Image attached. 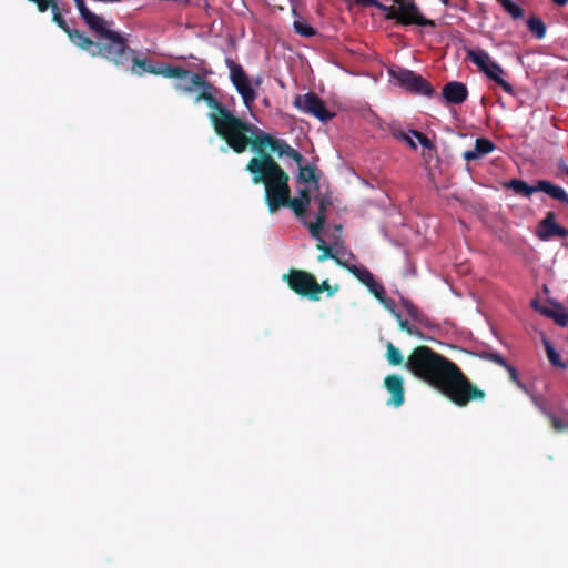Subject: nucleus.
Masks as SVG:
<instances>
[{
	"instance_id": "obj_1",
	"label": "nucleus",
	"mask_w": 568,
	"mask_h": 568,
	"mask_svg": "<svg viewBox=\"0 0 568 568\" xmlns=\"http://www.w3.org/2000/svg\"><path fill=\"white\" fill-rule=\"evenodd\" d=\"M404 367L459 407L467 406L471 400H483L486 396L485 392L473 384L454 362L428 346L415 347Z\"/></svg>"
},
{
	"instance_id": "obj_2",
	"label": "nucleus",
	"mask_w": 568,
	"mask_h": 568,
	"mask_svg": "<svg viewBox=\"0 0 568 568\" xmlns=\"http://www.w3.org/2000/svg\"><path fill=\"white\" fill-rule=\"evenodd\" d=\"M194 88H203V91L196 95L195 102L204 101L207 106L213 110V112L209 114V118L216 134L222 138L229 146L239 148L242 138H240L236 132L248 128L246 121L234 115L222 102L214 98L211 91L215 88L200 73H193L190 83H179L176 85L179 91L187 93L192 92Z\"/></svg>"
},
{
	"instance_id": "obj_3",
	"label": "nucleus",
	"mask_w": 568,
	"mask_h": 568,
	"mask_svg": "<svg viewBox=\"0 0 568 568\" xmlns=\"http://www.w3.org/2000/svg\"><path fill=\"white\" fill-rule=\"evenodd\" d=\"M81 19L85 22L91 32L97 34L101 41L92 45L90 51L92 57H102L114 65L124 64L131 54L128 40L118 31L109 28L108 21L93 13L85 4L84 0H73Z\"/></svg>"
},
{
	"instance_id": "obj_4",
	"label": "nucleus",
	"mask_w": 568,
	"mask_h": 568,
	"mask_svg": "<svg viewBox=\"0 0 568 568\" xmlns=\"http://www.w3.org/2000/svg\"><path fill=\"white\" fill-rule=\"evenodd\" d=\"M245 170L252 175L254 184H264L265 202L271 213L282 207L283 200L291 195L290 176L271 154L254 156Z\"/></svg>"
},
{
	"instance_id": "obj_5",
	"label": "nucleus",
	"mask_w": 568,
	"mask_h": 568,
	"mask_svg": "<svg viewBox=\"0 0 568 568\" xmlns=\"http://www.w3.org/2000/svg\"><path fill=\"white\" fill-rule=\"evenodd\" d=\"M246 125L248 126L247 129L239 130L236 132V134L242 138V142L240 141L239 148L230 146L235 153H243L247 146L251 145L258 156H263L268 154L265 151V149L268 148L271 152L276 153L278 156L285 155L292 159L298 166L304 162V156L293 149L286 141L272 136L247 121Z\"/></svg>"
},
{
	"instance_id": "obj_6",
	"label": "nucleus",
	"mask_w": 568,
	"mask_h": 568,
	"mask_svg": "<svg viewBox=\"0 0 568 568\" xmlns=\"http://www.w3.org/2000/svg\"><path fill=\"white\" fill-rule=\"evenodd\" d=\"M385 12L387 19H395L404 26L435 27L434 20L422 16L418 7L412 0H394V4L387 6Z\"/></svg>"
},
{
	"instance_id": "obj_7",
	"label": "nucleus",
	"mask_w": 568,
	"mask_h": 568,
	"mask_svg": "<svg viewBox=\"0 0 568 568\" xmlns=\"http://www.w3.org/2000/svg\"><path fill=\"white\" fill-rule=\"evenodd\" d=\"M389 74L392 79L396 80V82L414 94L432 97L435 93V90L430 82H428L420 74L415 73L412 70L397 68L390 69Z\"/></svg>"
},
{
	"instance_id": "obj_8",
	"label": "nucleus",
	"mask_w": 568,
	"mask_h": 568,
	"mask_svg": "<svg viewBox=\"0 0 568 568\" xmlns=\"http://www.w3.org/2000/svg\"><path fill=\"white\" fill-rule=\"evenodd\" d=\"M230 70V80L237 93L241 95L246 108H251L257 98L256 90L252 87L251 79L241 64L235 63L232 59L225 60Z\"/></svg>"
},
{
	"instance_id": "obj_9",
	"label": "nucleus",
	"mask_w": 568,
	"mask_h": 568,
	"mask_svg": "<svg viewBox=\"0 0 568 568\" xmlns=\"http://www.w3.org/2000/svg\"><path fill=\"white\" fill-rule=\"evenodd\" d=\"M293 104L298 110L312 114L322 122H327L335 116L334 112L327 110L325 102L313 92L297 95Z\"/></svg>"
},
{
	"instance_id": "obj_10",
	"label": "nucleus",
	"mask_w": 568,
	"mask_h": 568,
	"mask_svg": "<svg viewBox=\"0 0 568 568\" xmlns=\"http://www.w3.org/2000/svg\"><path fill=\"white\" fill-rule=\"evenodd\" d=\"M283 280L287 283L288 287L300 296L308 297L313 296L315 276L303 270L292 268L287 274L283 276Z\"/></svg>"
},
{
	"instance_id": "obj_11",
	"label": "nucleus",
	"mask_w": 568,
	"mask_h": 568,
	"mask_svg": "<svg viewBox=\"0 0 568 568\" xmlns=\"http://www.w3.org/2000/svg\"><path fill=\"white\" fill-rule=\"evenodd\" d=\"M52 21L68 34L70 41L74 45L84 51H88L89 53L93 50L92 45H94V41L85 36L84 32L70 28L61 12H54L52 16Z\"/></svg>"
},
{
	"instance_id": "obj_12",
	"label": "nucleus",
	"mask_w": 568,
	"mask_h": 568,
	"mask_svg": "<svg viewBox=\"0 0 568 568\" xmlns=\"http://www.w3.org/2000/svg\"><path fill=\"white\" fill-rule=\"evenodd\" d=\"M384 386L390 394V398L387 400V405L399 407L405 402V388L404 379L400 375L390 374L385 377Z\"/></svg>"
},
{
	"instance_id": "obj_13",
	"label": "nucleus",
	"mask_w": 568,
	"mask_h": 568,
	"mask_svg": "<svg viewBox=\"0 0 568 568\" xmlns=\"http://www.w3.org/2000/svg\"><path fill=\"white\" fill-rule=\"evenodd\" d=\"M555 219V213L549 212L539 223L537 234L540 240L547 241L555 236L566 239L568 236V230L558 225Z\"/></svg>"
},
{
	"instance_id": "obj_14",
	"label": "nucleus",
	"mask_w": 568,
	"mask_h": 568,
	"mask_svg": "<svg viewBox=\"0 0 568 568\" xmlns=\"http://www.w3.org/2000/svg\"><path fill=\"white\" fill-rule=\"evenodd\" d=\"M531 306L540 314L551 318L561 327L568 325V308L559 303H552L550 306H540L538 301L534 300Z\"/></svg>"
},
{
	"instance_id": "obj_15",
	"label": "nucleus",
	"mask_w": 568,
	"mask_h": 568,
	"mask_svg": "<svg viewBox=\"0 0 568 568\" xmlns=\"http://www.w3.org/2000/svg\"><path fill=\"white\" fill-rule=\"evenodd\" d=\"M315 201L318 203V211L316 214L315 222H306L304 224L308 227L312 237H318L322 233L323 227L326 223V210L332 205V201L328 196H316Z\"/></svg>"
},
{
	"instance_id": "obj_16",
	"label": "nucleus",
	"mask_w": 568,
	"mask_h": 568,
	"mask_svg": "<svg viewBox=\"0 0 568 568\" xmlns=\"http://www.w3.org/2000/svg\"><path fill=\"white\" fill-rule=\"evenodd\" d=\"M442 97L449 104H460L467 100V87L459 81H450L443 87Z\"/></svg>"
},
{
	"instance_id": "obj_17",
	"label": "nucleus",
	"mask_w": 568,
	"mask_h": 568,
	"mask_svg": "<svg viewBox=\"0 0 568 568\" xmlns=\"http://www.w3.org/2000/svg\"><path fill=\"white\" fill-rule=\"evenodd\" d=\"M131 54L124 64L118 65L119 68H126L129 62H131L130 71L134 75H143L144 73L155 74L158 73V67L151 64L150 59H139L134 57V50L131 49Z\"/></svg>"
},
{
	"instance_id": "obj_18",
	"label": "nucleus",
	"mask_w": 568,
	"mask_h": 568,
	"mask_svg": "<svg viewBox=\"0 0 568 568\" xmlns=\"http://www.w3.org/2000/svg\"><path fill=\"white\" fill-rule=\"evenodd\" d=\"M496 149L495 143L486 138L476 139L473 150L464 152L463 156L466 161H475L483 158L486 154L491 153Z\"/></svg>"
},
{
	"instance_id": "obj_19",
	"label": "nucleus",
	"mask_w": 568,
	"mask_h": 568,
	"mask_svg": "<svg viewBox=\"0 0 568 568\" xmlns=\"http://www.w3.org/2000/svg\"><path fill=\"white\" fill-rule=\"evenodd\" d=\"M484 73L488 79L496 82L505 92L510 95L515 94L513 85L501 78L505 71L497 62L493 60Z\"/></svg>"
},
{
	"instance_id": "obj_20",
	"label": "nucleus",
	"mask_w": 568,
	"mask_h": 568,
	"mask_svg": "<svg viewBox=\"0 0 568 568\" xmlns=\"http://www.w3.org/2000/svg\"><path fill=\"white\" fill-rule=\"evenodd\" d=\"M537 192H544L551 199L557 200L565 205H568L567 192L562 187L555 185L547 180L537 181Z\"/></svg>"
},
{
	"instance_id": "obj_21",
	"label": "nucleus",
	"mask_w": 568,
	"mask_h": 568,
	"mask_svg": "<svg viewBox=\"0 0 568 568\" xmlns=\"http://www.w3.org/2000/svg\"><path fill=\"white\" fill-rule=\"evenodd\" d=\"M300 172H298V181L303 183H312L315 190L320 189V174L317 173V166L315 164H306L303 165L301 163Z\"/></svg>"
},
{
	"instance_id": "obj_22",
	"label": "nucleus",
	"mask_w": 568,
	"mask_h": 568,
	"mask_svg": "<svg viewBox=\"0 0 568 568\" xmlns=\"http://www.w3.org/2000/svg\"><path fill=\"white\" fill-rule=\"evenodd\" d=\"M317 241L316 248L322 253L318 255V262H324L326 260H333L337 265L343 266L345 261L341 260L336 253L329 245H327L320 234L318 237H314Z\"/></svg>"
},
{
	"instance_id": "obj_23",
	"label": "nucleus",
	"mask_w": 568,
	"mask_h": 568,
	"mask_svg": "<svg viewBox=\"0 0 568 568\" xmlns=\"http://www.w3.org/2000/svg\"><path fill=\"white\" fill-rule=\"evenodd\" d=\"M342 267L346 268L365 286H371L373 284L374 275L366 267L349 264L346 261Z\"/></svg>"
},
{
	"instance_id": "obj_24",
	"label": "nucleus",
	"mask_w": 568,
	"mask_h": 568,
	"mask_svg": "<svg viewBox=\"0 0 568 568\" xmlns=\"http://www.w3.org/2000/svg\"><path fill=\"white\" fill-rule=\"evenodd\" d=\"M467 58L483 72L493 61L490 55L483 49L468 50Z\"/></svg>"
},
{
	"instance_id": "obj_25",
	"label": "nucleus",
	"mask_w": 568,
	"mask_h": 568,
	"mask_svg": "<svg viewBox=\"0 0 568 568\" xmlns=\"http://www.w3.org/2000/svg\"><path fill=\"white\" fill-rule=\"evenodd\" d=\"M506 187L511 189L516 194L529 197L532 193L537 192V183L529 185L527 182L519 179H511L506 184Z\"/></svg>"
},
{
	"instance_id": "obj_26",
	"label": "nucleus",
	"mask_w": 568,
	"mask_h": 568,
	"mask_svg": "<svg viewBox=\"0 0 568 568\" xmlns=\"http://www.w3.org/2000/svg\"><path fill=\"white\" fill-rule=\"evenodd\" d=\"M338 290H339V285L338 284L331 285L328 280H324L321 283H318L315 280L313 296H311V301H315V302L320 301L321 300L320 295L323 292L327 293V297H332Z\"/></svg>"
},
{
	"instance_id": "obj_27",
	"label": "nucleus",
	"mask_w": 568,
	"mask_h": 568,
	"mask_svg": "<svg viewBox=\"0 0 568 568\" xmlns=\"http://www.w3.org/2000/svg\"><path fill=\"white\" fill-rule=\"evenodd\" d=\"M193 73H191L189 70H185L181 67H174V65H166L163 68H158L156 75H163L164 78H178V79H185L187 77L191 78Z\"/></svg>"
},
{
	"instance_id": "obj_28",
	"label": "nucleus",
	"mask_w": 568,
	"mask_h": 568,
	"mask_svg": "<svg viewBox=\"0 0 568 568\" xmlns=\"http://www.w3.org/2000/svg\"><path fill=\"white\" fill-rule=\"evenodd\" d=\"M283 202L284 203L282 204V207H290L300 219L305 217L308 206L301 200H298L297 197L292 199L291 195H288L283 200Z\"/></svg>"
},
{
	"instance_id": "obj_29",
	"label": "nucleus",
	"mask_w": 568,
	"mask_h": 568,
	"mask_svg": "<svg viewBox=\"0 0 568 568\" xmlns=\"http://www.w3.org/2000/svg\"><path fill=\"white\" fill-rule=\"evenodd\" d=\"M528 30L538 39L541 40L546 36V24L538 17H530L527 20Z\"/></svg>"
},
{
	"instance_id": "obj_30",
	"label": "nucleus",
	"mask_w": 568,
	"mask_h": 568,
	"mask_svg": "<svg viewBox=\"0 0 568 568\" xmlns=\"http://www.w3.org/2000/svg\"><path fill=\"white\" fill-rule=\"evenodd\" d=\"M387 352H386V358L392 366H399L404 363V357L400 353V351L390 342L386 345Z\"/></svg>"
},
{
	"instance_id": "obj_31",
	"label": "nucleus",
	"mask_w": 568,
	"mask_h": 568,
	"mask_svg": "<svg viewBox=\"0 0 568 568\" xmlns=\"http://www.w3.org/2000/svg\"><path fill=\"white\" fill-rule=\"evenodd\" d=\"M503 9L511 16L514 19H520L524 17V10L520 6L515 3L513 0H497Z\"/></svg>"
},
{
	"instance_id": "obj_32",
	"label": "nucleus",
	"mask_w": 568,
	"mask_h": 568,
	"mask_svg": "<svg viewBox=\"0 0 568 568\" xmlns=\"http://www.w3.org/2000/svg\"><path fill=\"white\" fill-rule=\"evenodd\" d=\"M544 344L548 361L556 367L565 368L566 364L561 362L560 354L555 349L550 342L545 339Z\"/></svg>"
},
{
	"instance_id": "obj_33",
	"label": "nucleus",
	"mask_w": 568,
	"mask_h": 568,
	"mask_svg": "<svg viewBox=\"0 0 568 568\" xmlns=\"http://www.w3.org/2000/svg\"><path fill=\"white\" fill-rule=\"evenodd\" d=\"M293 28L302 37L310 38L316 34V30L303 20H294Z\"/></svg>"
},
{
	"instance_id": "obj_34",
	"label": "nucleus",
	"mask_w": 568,
	"mask_h": 568,
	"mask_svg": "<svg viewBox=\"0 0 568 568\" xmlns=\"http://www.w3.org/2000/svg\"><path fill=\"white\" fill-rule=\"evenodd\" d=\"M540 410L548 418L552 428L556 432H564V430L568 429V424L565 423L562 419L558 418L555 414L547 410L545 407H540Z\"/></svg>"
},
{
	"instance_id": "obj_35",
	"label": "nucleus",
	"mask_w": 568,
	"mask_h": 568,
	"mask_svg": "<svg viewBox=\"0 0 568 568\" xmlns=\"http://www.w3.org/2000/svg\"><path fill=\"white\" fill-rule=\"evenodd\" d=\"M403 306L406 310L407 314L416 322H424V314L417 306H415L410 301L403 300Z\"/></svg>"
},
{
	"instance_id": "obj_36",
	"label": "nucleus",
	"mask_w": 568,
	"mask_h": 568,
	"mask_svg": "<svg viewBox=\"0 0 568 568\" xmlns=\"http://www.w3.org/2000/svg\"><path fill=\"white\" fill-rule=\"evenodd\" d=\"M366 287L379 302H382L384 305H387L386 302L388 298L386 297L385 288L382 284L377 283L374 278L373 284Z\"/></svg>"
},
{
	"instance_id": "obj_37",
	"label": "nucleus",
	"mask_w": 568,
	"mask_h": 568,
	"mask_svg": "<svg viewBox=\"0 0 568 568\" xmlns=\"http://www.w3.org/2000/svg\"><path fill=\"white\" fill-rule=\"evenodd\" d=\"M479 357L481 359L491 362L501 367L506 366V363H507V361L500 354L495 353V352L484 351L479 354Z\"/></svg>"
},
{
	"instance_id": "obj_38",
	"label": "nucleus",
	"mask_w": 568,
	"mask_h": 568,
	"mask_svg": "<svg viewBox=\"0 0 568 568\" xmlns=\"http://www.w3.org/2000/svg\"><path fill=\"white\" fill-rule=\"evenodd\" d=\"M397 317L399 320L400 329L405 331L409 335H415L419 338H423V333L416 326L410 325L407 320H403L399 314L397 315Z\"/></svg>"
},
{
	"instance_id": "obj_39",
	"label": "nucleus",
	"mask_w": 568,
	"mask_h": 568,
	"mask_svg": "<svg viewBox=\"0 0 568 568\" xmlns=\"http://www.w3.org/2000/svg\"><path fill=\"white\" fill-rule=\"evenodd\" d=\"M410 133L425 149L433 148L432 141L424 133L417 130H412Z\"/></svg>"
},
{
	"instance_id": "obj_40",
	"label": "nucleus",
	"mask_w": 568,
	"mask_h": 568,
	"mask_svg": "<svg viewBox=\"0 0 568 568\" xmlns=\"http://www.w3.org/2000/svg\"><path fill=\"white\" fill-rule=\"evenodd\" d=\"M504 368L508 372V375H509V379L513 382V383H516L519 387L521 388H525V386L521 384V382L519 381V377H518V372L516 369L515 366H513L511 364H509L508 362L506 363V366H504Z\"/></svg>"
},
{
	"instance_id": "obj_41",
	"label": "nucleus",
	"mask_w": 568,
	"mask_h": 568,
	"mask_svg": "<svg viewBox=\"0 0 568 568\" xmlns=\"http://www.w3.org/2000/svg\"><path fill=\"white\" fill-rule=\"evenodd\" d=\"M356 4L363 6V7H376L381 9L382 11H386L385 4L381 3L378 0H355Z\"/></svg>"
},
{
	"instance_id": "obj_42",
	"label": "nucleus",
	"mask_w": 568,
	"mask_h": 568,
	"mask_svg": "<svg viewBox=\"0 0 568 568\" xmlns=\"http://www.w3.org/2000/svg\"><path fill=\"white\" fill-rule=\"evenodd\" d=\"M298 200H301L303 203H305L307 206H310L312 197H311V191L308 187H304L300 190L298 192Z\"/></svg>"
},
{
	"instance_id": "obj_43",
	"label": "nucleus",
	"mask_w": 568,
	"mask_h": 568,
	"mask_svg": "<svg viewBox=\"0 0 568 568\" xmlns=\"http://www.w3.org/2000/svg\"><path fill=\"white\" fill-rule=\"evenodd\" d=\"M400 138H402L406 143H408L413 149H417L416 143L413 141V139H412V136H410L409 134L402 133V134H400Z\"/></svg>"
},
{
	"instance_id": "obj_44",
	"label": "nucleus",
	"mask_w": 568,
	"mask_h": 568,
	"mask_svg": "<svg viewBox=\"0 0 568 568\" xmlns=\"http://www.w3.org/2000/svg\"><path fill=\"white\" fill-rule=\"evenodd\" d=\"M558 170L560 173L568 175V165L565 163L564 160H560L558 162Z\"/></svg>"
},
{
	"instance_id": "obj_45",
	"label": "nucleus",
	"mask_w": 568,
	"mask_h": 568,
	"mask_svg": "<svg viewBox=\"0 0 568 568\" xmlns=\"http://www.w3.org/2000/svg\"><path fill=\"white\" fill-rule=\"evenodd\" d=\"M49 9H51L52 16L54 14V12H60V9H59L57 0H53V3L50 6Z\"/></svg>"
},
{
	"instance_id": "obj_46",
	"label": "nucleus",
	"mask_w": 568,
	"mask_h": 568,
	"mask_svg": "<svg viewBox=\"0 0 568 568\" xmlns=\"http://www.w3.org/2000/svg\"><path fill=\"white\" fill-rule=\"evenodd\" d=\"M551 1L559 7H564L568 3V0H551Z\"/></svg>"
},
{
	"instance_id": "obj_47",
	"label": "nucleus",
	"mask_w": 568,
	"mask_h": 568,
	"mask_svg": "<svg viewBox=\"0 0 568 568\" xmlns=\"http://www.w3.org/2000/svg\"><path fill=\"white\" fill-rule=\"evenodd\" d=\"M387 305H385L387 308H393L395 306V303L393 300L388 298V301L386 302Z\"/></svg>"
},
{
	"instance_id": "obj_48",
	"label": "nucleus",
	"mask_w": 568,
	"mask_h": 568,
	"mask_svg": "<svg viewBox=\"0 0 568 568\" xmlns=\"http://www.w3.org/2000/svg\"><path fill=\"white\" fill-rule=\"evenodd\" d=\"M335 229H336L338 232H341V231H342V226H341V225H337Z\"/></svg>"
},
{
	"instance_id": "obj_49",
	"label": "nucleus",
	"mask_w": 568,
	"mask_h": 568,
	"mask_svg": "<svg viewBox=\"0 0 568 568\" xmlns=\"http://www.w3.org/2000/svg\"><path fill=\"white\" fill-rule=\"evenodd\" d=\"M292 13H293L294 16H297V12H296V10H295V9H292Z\"/></svg>"
}]
</instances>
